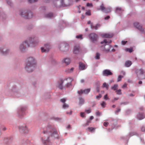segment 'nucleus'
I'll list each match as a JSON object with an SVG mask.
<instances>
[{
  "label": "nucleus",
  "mask_w": 145,
  "mask_h": 145,
  "mask_svg": "<svg viewBox=\"0 0 145 145\" xmlns=\"http://www.w3.org/2000/svg\"><path fill=\"white\" fill-rule=\"evenodd\" d=\"M57 131H54L53 128H52L50 126H48L46 129V130H44L43 131V133L44 134L50 133L52 136H53L54 134H57Z\"/></svg>",
  "instance_id": "obj_5"
},
{
  "label": "nucleus",
  "mask_w": 145,
  "mask_h": 145,
  "mask_svg": "<svg viewBox=\"0 0 145 145\" xmlns=\"http://www.w3.org/2000/svg\"><path fill=\"white\" fill-rule=\"evenodd\" d=\"M96 89L97 90V92H99V87H97L96 88Z\"/></svg>",
  "instance_id": "obj_60"
},
{
  "label": "nucleus",
  "mask_w": 145,
  "mask_h": 145,
  "mask_svg": "<svg viewBox=\"0 0 145 145\" xmlns=\"http://www.w3.org/2000/svg\"><path fill=\"white\" fill-rule=\"evenodd\" d=\"M42 142L43 144H45V145H49V140L48 139V138L47 139V140H43L42 138Z\"/></svg>",
  "instance_id": "obj_24"
},
{
  "label": "nucleus",
  "mask_w": 145,
  "mask_h": 145,
  "mask_svg": "<svg viewBox=\"0 0 145 145\" xmlns=\"http://www.w3.org/2000/svg\"><path fill=\"white\" fill-rule=\"evenodd\" d=\"M20 14L25 19L31 18L33 16L32 12L30 11L27 12L25 10H21L20 11Z\"/></svg>",
  "instance_id": "obj_4"
},
{
  "label": "nucleus",
  "mask_w": 145,
  "mask_h": 145,
  "mask_svg": "<svg viewBox=\"0 0 145 145\" xmlns=\"http://www.w3.org/2000/svg\"><path fill=\"white\" fill-rule=\"evenodd\" d=\"M116 10L117 11L118 10H121V8H116Z\"/></svg>",
  "instance_id": "obj_56"
},
{
  "label": "nucleus",
  "mask_w": 145,
  "mask_h": 145,
  "mask_svg": "<svg viewBox=\"0 0 145 145\" xmlns=\"http://www.w3.org/2000/svg\"><path fill=\"white\" fill-rule=\"evenodd\" d=\"M141 130L142 131H145V127H142L141 128Z\"/></svg>",
  "instance_id": "obj_45"
},
{
  "label": "nucleus",
  "mask_w": 145,
  "mask_h": 145,
  "mask_svg": "<svg viewBox=\"0 0 145 145\" xmlns=\"http://www.w3.org/2000/svg\"><path fill=\"white\" fill-rule=\"evenodd\" d=\"M72 111H71L70 112H66V114H72Z\"/></svg>",
  "instance_id": "obj_57"
},
{
  "label": "nucleus",
  "mask_w": 145,
  "mask_h": 145,
  "mask_svg": "<svg viewBox=\"0 0 145 145\" xmlns=\"http://www.w3.org/2000/svg\"><path fill=\"white\" fill-rule=\"evenodd\" d=\"M90 88H88L84 90L81 89L80 91H78V93L80 95H81L83 93L87 94L90 92Z\"/></svg>",
  "instance_id": "obj_9"
},
{
  "label": "nucleus",
  "mask_w": 145,
  "mask_h": 145,
  "mask_svg": "<svg viewBox=\"0 0 145 145\" xmlns=\"http://www.w3.org/2000/svg\"><path fill=\"white\" fill-rule=\"evenodd\" d=\"M127 84H125L123 85L122 88H126L127 87Z\"/></svg>",
  "instance_id": "obj_51"
},
{
  "label": "nucleus",
  "mask_w": 145,
  "mask_h": 145,
  "mask_svg": "<svg viewBox=\"0 0 145 145\" xmlns=\"http://www.w3.org/2000/svg\"><path fill=\"white\" fill-rule=\"evenodd\" d=\"M89 38L93 42H94L97 41L98 39V36L95 33H91L89 35Z\"/></svg>",
  "instance_id": "obj_6"
},
{
  "label": "nucleus",
  "mask_w": 145,
  "mask_h": 145,
  "mask_svg": "<svg viewBox=\"0 0 145 145\" xmlns=\"http://www.w3.org/2000/svg\"><path fill=\"white\" fill-rule=\"evenodd\" d=\"M79 99V105H82L84 104V99L81 97H80Z\"/></svg>",
  "instance_id": "obj_23"
},
{
  "label": "nucleus",
  "mask_w": 145,
  "mask_h": 145,
  "mask_svg": "<svg viewBox=\"0 0 145 145\" xmlns=\"http://www.w3.org/2000/svg\"><path fill=\"white\" fill-rule=\"evenodd\" d=\"M8 50H6L5 49L2 50H0V51L2 55H6L8 52Z\"/></svg>",
  "instance_id": "obj_26"
},
{
  "label": "nucleus",
  "mask_w": 145,
  "mask_h": 145,
  "mask_svg": "<svg viewBox=\"0 0 145 145\" xmlns=\"http://www.w3.org/2000/svg\"><path fill=\"white\" fill-rule=\"evenodd\" d=\"M135 72L137 75L142 74L144 73V72L142 69H137L135 71Z\"/></svg>",
  "instance_id": "obj_16"
},
{
  "label": "nucleus",
  "mask_w": 145,
  "mask_h": 145,
  "mask_svg": "<svg viewBox=\"0 0 145 145\" xmlns=\"http://www.w3.org/2000/svg\"><path fill=\"white\" fill-rule=\"evenodd\" d=\"M127 42V41H121V43L123 45H124L126 44Z\"/></svg>",
  "instance_id": "obj_49"
},
{
  "label": "nucleus",
  "mask_w": 145,
  "mask_h": 145,
  "mask_svg": "<svg viewBox=\"0 0 145 145\" xmlns=\"http://www.w3.org/2000/svg\"><path fill=\"white\" fill-rule=\"evenodd\" d=\"M101 97V95H97L96 96V98L97 99H100Z\"/></svg>",
  "instance_id": "obj_46"
},
{
  "label": "nucleus",
  "mask_w": 145,
  "mask_h": 145,
  "mask_svg": "<svg viewBox=\"0 0 145 145\" xmlns=\"http://www.w3.org/2000/svg\"><path fill=\"white\" fill-rule=\"evenodd\" d=\"M125 50L126 51H128L130 53L132 52L133 51V49L131 48H126L125 49Z\"/></svg>",
  "instance_id": "obj_31"
},
{
  "label": "nucleus",
  "mask_w": 145,
  "mask_h": 145,
  "mask_svg": "<svg viewBox=\"0 0 145 145\" xmlns=\"http://www.w3.org/2000/svg\"><path fill=\"white\" fill-rule=\"evenodd\" d=\"M88 129L90 131L92 132L93 131L95 130V128L92 127H89L88 128Z\"/></svg>",
  "instance_id": "obj_36"
},
{
  "label": "nucleus",
  "mask_w": 145,
  "mask_h": 145,
  "mask_svg": "<svg viewBox=\"0 0 145 145\" xmlns=\"http://www.w3.org/2000/svg\"><path fill=\"white\" fill-rule=\"evenodd\" d=\"M112 42V41L110 40H107L105 39L103 41L101 42L100 43L103 45L101 47L105 46L106 45L111 43Z\"/></svg>",
  "instance_id": "obj_10"
},
{
  "label": "nucleus",
  "mask_w": 145,
  "mask_h": 145,
  "mask_svg": "<svg viewBox=\"0 0 145 145\" xmlns=\"http://www.w3.org/2000/svg\"><path fill=\"white\" fill-rule=\"evenodd\" d=\"M115 51V49H112V50H111V51L112 52H114Z\"/></svg>",
  "instance_id": "obj_64"
},
{
  "label": "nucleus",
  "mask_w": 145,
  "mask_h": 145,
  "mask_svg": "<svg viewBox=\"0 0 145 145\" xmlns=\"http://www.w3.org/2000/svg\"><path fill=\"white\" fill-rule=\"evenodd\" d=\"M121 74H123L124 75H125V73L124 71H121Z\"/></svg>",
  "instance_id": "obj_54"
},
{
  "label": "nucleus",
  "mask_w": 145,
  "mask_h": 145,
  "mask_svg": "<svg viewBox=\"0 0 145 145\" xmlns=\"http://www.w3.org/2000/svg\"><path fill=\"white\" fill-rule=\"evenodd\" d=\"M101 26L100 24H97L95 26H93V24H91V29H94L95 30H97L98 27H99Z\"/></svg>",
  "instance_id": "obj_21"
},
{
  "label": "nucleus",
  "mask_w": 145,
  "mask_h": 145,
  "mask_svg": "<svg viewBox=\"0 0 145 145\" xmlns=\"http://www.w3.org/2000/svg\"><path fill=\"white\" fill-rule=\"evenodd\" d=\"M71 60L69 58H64L63 61V63L66 65H69L70 63Z\"/></svg>",
  "instance_id": "obj_18"
},
{
  "label": "nucleus",
  "mask_w": 145,
  "mask_h": 145,
  "mask_svg": "<svg viewBox=\"0 0 145 145\" xmlns=\"http://www.w3.org/2000/svg\"><path fill=\"white\" fill-rule=\"evenodd\" d=\"M71 128V126L70 125H69L68 126H67V128L68 129H69V128Z\"/></svg>",
  "instance_id": "obj_63"
},
{
  "label": "nucleus",
  "mask_w": 145,
  "mask_h": 145,
  "mask_svg": "<svg viewBox=\"0 0 145 145\" xmlns=\"http://www.w3.org/2000/svg\"><path fill=\"white\" fill-rule=\"evenodd\" d=\"M79 69L81 70H85L86 68V65L82 62L79 63Z\"/></svg>",
  "instance_id": "obj_14"
},
{
  "label": "nucleus",
  "mask_w": 145,
  "mask_h": 145,
  "mask_svg": "<svg viewBox=\"0 0 145 145\" xmlns=\"http://www.w3.org/2000/svg\"><path fill=\"white\" fill-rule=\"evenodd\" d=\"M86 112L88 114L90 113L91 112V110L90 109L87 110H85Z\"/></svg>",
  "instance_id": "obj_47"
},
{
  "label": "nucleus",
  "mask_w": 145,
  "mask_h": 145,
  "mask_svg": "<svg viewBox=\"0 0 145 145\" xmlns=\"http://www.w3.org/2000/svg\"><path fill=\"white\" fill-rule=\"evenodd\" d=\"M109 124V123L106 121H105L104 122L103 125L105 127H107Z\"/></svg>",
  "instance_id": "obj_40"
},
{
  "label": "nucleus",
  "mask_w": 145,
  "mask_h": 145,
  "mask_svg": "<svg viewBox=\"0 0 145 145\" xmlns=\"http://www.w3.org/2000/svg\"><path fill=\"white\" fill-rule=\"evenodd\" d=\"M66 101V99H61L60 100V101L61 102L63 103H65V102Z\"/></svg>",
  "instance_id": "obj_41"
},
{
  "label": "nucleus",
  "mask_w": 145,
  "mask_h": 145,
  "mask_svg": "<svg viewBox=\"0 0 145 145\" xmlns=\"http://www.w3.org/2000/svg\"><path fill=\"white\" fill-rule=\"evenodd\" d=\"M69 107V105L65 103H64L63 106V108H68Z\"/></svg>",
  "instance_id": "obj_33"
},
{
  "label": "nucleus",
  "mask_w": 145,
  "mask_h": 145,
  "mask_svg": "<svg viewBox=\"0 0 145 145\" xmlns=\"http://www.w3.org/2000/svg\"><path fill=\"white\" fill-rule=\"evenodd\" d=\"M92 5L91 4L89 3H87L86 5V6L87 7H89V6H90Z\"/></svg>",
  "instance_id": "obj_55"
},
{
  "label": "nucleus",
  "mask_w": 145,
  "mask_h": 145,
  "mask_svg": "<svg viewBox=\"0 0 145 145\" xmlns=\"http://www.w3.org/2000/svg\"><path fill=\"white\" fill-rule=\"evenodd\" d=\"M106 105V103L105 102L103 101L102 103L101 104V106L103 107H105Z\"/></svg>",
  "instance_id": "obj_38"
},
{
  "label": "nucleus",
  "mask_w": 145,
  "mask_h": 145,
  "mask_svg": "<svg viewBox=\"0 0 145 145\" xmlns=\"http://www.w3.org/2000/svg\"><path fill=\"white\" fill-rule=\"evenodd\" d=\"M112 74V73L108 69L105 70L103 72V74L104 76H107L109 75H111Z\"/></svg>",
  "instance_id": "obj_11"
},
{
  "label": "nucleus",
  "mask_w": 145,
  "mask_h": 145,
  "mask_svg": "<svg viewBox=\"0 0 145 145\" xmlns=\"http://www.w3.org/2000/svg\"><path fill=\"white\" fill-rule=\"evenodd\" d=\"M96 114L97 116H99L100 115V113L99 111H97L96 112Z\"/></svg>",
  "instance_id": "obj_44"
},
{
  "label": "nucleus",
  "mask_w": 145,
  "mask_h": 145,
  "mask_svg": "<svg viewBox=\"0 0 145 145\" xmlns=\"http://www.w3.org/2000/svg\"><path fill=\"white\" fill-rule=\"evenodd\" d=\"M50 48V45L49 44H45L44 47L41 48V51L42 52H48Z\"/></svg>",
  "instance_id": "obj_8"
},
{
  "label": "nucleus",
  "mask_w": 145,
  "mask_h": 145,
  "mask_svg": "<svg viewBox=\"0 0 145 145\" xmlns=\"http://www.w3.org/2000/svg\"><path fill=\"white\" fill-rule=\"evenodd\" d=\"M119 99L118 98H115L114 99V101H113V102H114L115 100H118Z\"/></svg>",
  "instance_id": "obj_61"
},
{
  "label": "nucleus",
  "mask_w": 145,
  "mask_h": 145,
  "mask_svg": "<svg viewBox=\"0 0 145 145\" xmlns=\"http://www.w3.org/2000/svg\"><path fill=\"white\" fill-rule=\"evenodd\" d=\"M123 76H122L121 75H119L118 78L117 79V81L118 82L120 81L121 80V79L122 78H123Z\"/></svg>",
  "instance_id": "obj_35"
},
{
  "label": "nucleus",
  "mask_w": 145,
  "mask_h": 145,
  "mask_svg": "<svg viewBox=\"0 0 145 145\" xmlns=\"http://www.w3.org/2000/svg\"><path fill=\"white\" fill-rule=\"evenodd\" d=\"M134 26L137 29L141 31H143L144 29L142 28V26L139 24V23L137 22H135L134 23Z\"/></svg>",
  "instance_id": "obj_12"
},
{
  "label": "nucleus",
  "mask_w": 145,
  "mask_h": 145,
  "mask_svg": "<svg viewBox=\"0 0 145 145\" xmlns=\"http://www.w3.org/2000/svg\"><path fill=\"white\" fill-rule=\"evenodd\" d=\"M104 98L105 99H108V95L107 94H106L104 97Z\"/></svg>",
  "instance_id": "obj_43"
},
{
  "label": "nucleus",
  "mask_w": 145,
  "mask_h": 145,
  "mask_svg": "<svg viewBox=\"0 0 145 145\" xmlns=\"http://www.w3.org/2000/svg\"><path fill=\"white\" fill-rule=\"evenodd\" d=\"M145 117V116L143 113H139L137 116V118L139 120H142Z\"/></svg>",
  "instance_id": "obj_17"
},
{
  "label": "nucleus",
  "mask_w": 145,
  "mask_h": 145,
  "mask_svg": "<svg viewBox=\"0 0 145 145\" xmlns=\"http://www.w3.org/2000/svg\"><path fill=\"white\" fill-rule=\"evenodd\" d=\"M132 62L130 61H127L125 62V66L126 67H130L132 64Z\"/></svg>",
  "instance_id": "obj_22"
},
{
  "label": "nucleus",
  "mask_w": 145,
  "mask_h": 145,
  "mask_svg": "<svg viewBox=\"0 0 145 145\" xmlns=\"http://www.w3.org/2000/svg\"><path fill=\"white\" fill-rule=\"evenodd\" d=\"M53 16V14L52 13H49L47 14L46 17L48 18H51Z\"/></svg>",
  "instance_id": "obj_29"
},
{
  "label": "nucleus",
  "mask_w": 145,
  "mask_h": 145,
  "mask_svg": "<svg viewBox=\"0 0 145 145\" xmlns=\"http://www.w3.org/2000/svg\"><path fill=\"white\" fill-rule=\"evenodd\" d=\"M88 24H90L91 25V24H93L92 23H91V22L90 21H89L88 22Z\"/></svg>",
  "instance_id": "obj_58"
},
{
  "label": "nucleus",
  "mask_w": 145,
  "mask_h": 145,
  "mask_svg": "<svg viewBox=\"0 0 145 145\" xmlns=\"http://www.w3.org/2000/svg\"><path fill=\"white\" fill-rule=\"evenodd\" d=\"M102 86L103 87L105 88L107 90H108V89L109 86L108 84H107L105 82L103 83Z\"/></svg>",
  "instance_id": "obj_28"
},
{
  "label": "nucleus",
  "mask_w": 145,
  "mask_h": 145,
  "mask_svg": "<svg viewBox=\"0 0 145 145\" xmlns=\"http://www.w3.org/2000/svg\"><path fill=\"white\" fill-rule=\"evenodd\" d=\"M69 48V45L66 43L61 44L59 47L60 49L63 51H67L68 50Z\"/></svg>",
  "instance_id": "obj_7"
},
{
  "label": "nucleus",
  "mask_w": 145,
  "mask_h": 145,
  "mask_svg": "<svg viewBox=\"0 0 145 145\" xmlns=\"http://www.w3.org/2000/svg\"><path fill=\"white\" fill-rule=\"evenodd\" d=\"M100 9L102 11H104V12L106 13L109 12L107 11V9L105 8L103 4H101L100 6Z\"/></svg>",
  "instance_id": "obj_19"
},
{
  "label": "nucleus",
  "mask_w": 145,
  "mask_h": 145,
  "mask_svg": "<svg viewBox=\"0 0 145 145\" xmlns=\"http://www.w3.org/2000/svg\"><path fill=\"white\" fill-rule=\"evenodd\" d=\"M120 108H119L116 111V112H119L120 111Z\"/></svg>",
  "instance_id": "obj_59"
},
{
  "label": "nucleus",
  "mask_w": 145,
  "mask_h": 145,
  "mask_svg": "<svg viewBox=\"0 0 145 145\" xmlns=\"http://www.w3.org/2000/svg\"><path fill=\"white\" fill-rule=\"evenodd\" d=\"M80 47L79 46H75L73 52L74 53L77 54L79 52Z\"/></svg>",
  "instance_id": "obj_20"
},
{
  "label": "nucleus",
  "mask_w": 145,
  "mask_h": 145,
  "mask_svg": "<svg viewBox=\"0 0 145 145\" xmlns=\"http://www.w3.org/2000/svg\"><path fill=\"white\" fill-rule=\"evenodd\" d=\"M93 118H94L92 116H90V120H92L93 119Z\"/></svg>",
  "instance_id": "obj_62"
},
{
  "label": "nucleus",
  "mask_w": 145,
  "mask_h": 145,
  "mask_svg": "<svg viewBox=\"0 0 145 145\" xmlns=\"http://www.w3.org/2000/svg\"><path fill=\"white\" fill-rule=\"evenodd\" d=\"M65 80L67 81V84L65 86V87L68 88L71 85V82L72 81V80L70 78H68L63 80H62L60 79L58 81L57 83V86L60 89H62V84L63 82Z\"/></svg>",
  "instance_id": "obj_3"
},
{
  "label": "nucleus",
  "mask_w": 145,
  "mask_h": 145,
  "mask_svg": "<svg viewBox=\"0 0 145 145\" xmlns=\"http://www.w3.org/2000/svg\"><path fill=\"white\" fill-rule=\"evenodd\" d=\"M25 110V108L23 107H21L20 108V110L18 111V113L22 112L23 113V112Z\"/></svg>",
  "instance_id": "obj_30"
},
{
  "label": "nucleus",
  "mask_w": 145,
  "mask_h": 145,
  "mask_svg": "<svg viewBox=\"0 0 145 145\" xmlns=\"http://www.w3.org/2000/svg\"><path fill=\"white\" fill-rule=\"evenodd\" d=\"M85 14L86 15H88V16H90L91 15V13L90 10H88L87 11L86 13Z\"/></svg>",
  "instance_id": "obj_37"
},
{
  "label": "nucleus",
  "mask_w": 145,
  "mask_h": 145,
  "mask_svg": "<svg viewBox=\"0 0 145 145\" xmlns=\"http://www.w3.org/2000/svg\"><path fill=\"white\" fill-rule=\"evenodd\" d=\"M100 55L99 53H97L96 54V55L95 57L96 59H99Z\"/></svg>",
  "instance_id": "obj_34"
},
{
  "label": "nucleus",
  "mask_w": 145,
  "mask_h": 145,
  "mask_svg": "<svg viewBox=\"0 0 145 145\" xmlns=\"http://www.w3.org/2000/svg\"><path fill=\"white\" fill-rule=\"evenodd\" d=\"M35 60L33 58H29L25 67L26 70L29 72H32L33 71L32 66L35 65Z\"/></svg>",
  "instance_id": "obj_2"
},
{
  "label": "nucleus",
  "mask_w": 145,
  "mask_h": 145,
  "mask_svg": "<svg viewBox=\"0 0 145 145\" xmlns=\"http://www.w3.org/2000/svg\"><path fill=\"white\" fill-rule=\"evenodd\" d=\"M74 69V68H71L69 70L68 72H72Z\"/></svg>",
  "instance_id": "obj_50"
},
{
  "label": "nucleus",
  "mask_w": 145,
  "mask_h": 145,
  "mask_svg": "<svg viewBox=\"0 0 145 145\" xmlns=\"http://www.w3.org/2000/svg\"><path fill=\"white\" fill-rule=\"evenodd\" d=\"M113 35L112 33H103L101 35L103 37L110 38L113 37Z\"/></svg>",
  "instance_id": "obj_13"
},
{
  "label": "nucleus",
  "mask_w": 145,
  "mask_h": 145,
  "mask_svg": "<svg viewBox=\"0 0 145 145\" xmlns=\"http://www.w3.org/2000/svg\"><path fill=\"white\" fill-rule=\"evenodd\" d=\"M90 123V121H87V123L85 125V126L88 125H89V123Z\"/></svg>",
  "instance_id": "obj_52"
},
{
  "label": "nucleus",
  "mask_w": 145,
  "mask_h": 145,
  "mask_svg": "<svg viewBox=\"0 0 145 145\" xmlns=\"http://www.w3.org/2000/svg\"><path fill=\"white\" fill-rule=\"evenodd\" d=\"M31 40V38H30L29 40L25 41L23 43L21 44L20 47V50L23 51L26 48L29 46H34L36 43L35 42L32 41Z\"/></svg>",
  "instance_id": "obj_1"
},
{
  "label": "nucleus",
  "mask_w": 145,
  "mask_h": 145,
  "mask_svg": "<svg viewBox=\"0 0 145 145\" xmlns=\"http://www.w3.org/2000/svg\"><path fill=\"white\" fill-rule=\"evenodd\" d=\"M110 18V16H107L105 18V20H107L109 19Z\"/></svg>",
  "instance_id": "obj_53"
},
{
  "label": "nucleus",
  "mask_w": 145,
  "mask_h": 145,
  "mask_svg": "<svg viewBox=\"0 0 145 145\" xmlns=\"http://www.w3.org/2000/svg\"><path fill=\"white\" fill-rule=\"evenodd\" d=\"M118 87V85L117 84H115L113 86H112L111 87V89H113L114 90H116L117 89Z\"/></svg>",
  "instance_id": "obj_27"
},
{
  "label": "nucleus",
  "mask_w": 145,
  "mask_h": 145,
  "mask_svg": "<svg viewBox=\"0 0 145 145\" xmlns=\"http://www.w3.org/2000/svg\"><path fill=\"white\" fill-rule=\"evenodd\" d=\"M116 94L117 95H121V94L122 93L121 92V90L120 89H119L118 90L116 91Z\"/></svg>",
  "instance_id": "obj_32"
},
{
  "label": "nucleus",
  "mask_w": 145,
  "mask_h": 145,
  "mask_svg": "<svg viewBox=\"0 0 145 145\" xmlns=\"http://www.w3.org/2000/svg\"><path fill=\"white\" fill-rule=\"evenodd\" d=\"M80 116L82 117H84V112H81L80 113Z\"/></svg>",
  "instance_id": "obj_48"
},
{
  "label": "nucleus",
  "mask_w": 145,
  "mask_h": 145,
  "mask_svg": "<svg viewBox=\"0 0 145 145\" xmlns=\"http://www.w3.org/2000/svg\"><path fill=\"white\" fill-rule=\"evenodd\" d=\"M112 46L110 45H108V48L106 49L105 48H103L102 50L106 53H108L110 51V49Z\"/></svg>",
  "instance_id": "obj_25"
},
{
  "label": "nucleus",
  "mask_w": 145,
  "mask_h": 145,
  "mask_svg": "<svg viewBox=\"0 0 145 145\" xmlns=\"http://www.w3.org/2000/svg\"><path fill=\"white\" fill-rule=\"evenodd\" d=\"M76 37L77 39H82V35H77L76 36Z\"/></svg>",
  "instance_id": "obj_39"
},
{
  "label": "nucleus",
  "mask_w": 145,
  "mask_h": 145,
  "mask_svg": "<svg viewBox=\"0 0 145 145\" xmlns=\"http://www.w3.org/2000/svg\"><path fill=\"white\" fill-rule=\"evenodd\" d=\"M19 128L20 131H22L24 133H27L28 132V129L25 125L20 127Z\"/></svg>",
  "instance_id": "obj_15"
},
{
  "label": "nucleus",
  "mask_w": 145,
  "mask_h": 145,
  "mask_svg": "<svg viewBox=\"0 0 145 145\" xmlns=\"http://www.w3.org/2000/svg\"><path fill=\"white\" fill-rule=\"evenodd\" d=\"M28 1L30 3L36 2L37 1V0H28Z\"/></svg>",
  "instance_id": "obj_42"
}]
</instances>
